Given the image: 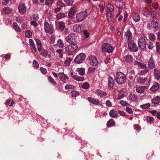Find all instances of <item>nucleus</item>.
I'll return each mask as SVG.
<instances>
[{
	"label": "nucleus",
	"mask_w": 160,
	"mask_h": 160,
	"mask_svg": "<svg viewBox=\"0 0 160 160\" xmlns=\"http://www.w3.org/2000/svg\"><path fill=\"white\" fill-rule=\"evenodd\" d=\"M115 80L118 83L122 84L126 82V77L123 73L118 72L116 74Z\"/></svg>",
	"instance_id": "nucleus-1"
},
{
	"label": "nucleus",
	"mask_w": 160,
	"mask_h": 160,
	"mask_svg": "<svg viewBox=\"0 0 160 160\" xmlns=\"http://www.w3.org/2000/svg\"><path fill=\"white\" fill-rule=\"evenodd\" d=\"M44 30L46 33L50 34H52L54 31L53 26L52 24H49L47 22L44 23Z\"/></svg>",
	"instance_id": "nucleus-2"
},
{
	"label": "nucleus",
	"mask_w": 160,
	"mask_h": 160,
	"mask_svg": "<svg viewBox=\"0 0 160 160\" xmlns=\"http://www.w3.org/2000/svg\"><path fill=\"white\" fill-rule=\"evenodd\" d=\"M87 15V12L85 11H82L78 13L76 15V20L78 22L83 21Z\"/></svg>",
	"instance_id": "nucleus-3"
},
{
	"label": "nucleus",
	"mask_w": 160,
	"mask_h": 160,
	"mask_svg": "<svg viewBox=\"0 0 160 160\" xmlns=\"http://www.w3.org/2000/svg\"><path fill=\"white\" fill-rule=\"evenodd\" d=\"M102 49L103 52H107L109 53L112 52L113 49L112 46L107 43H104L102 45Z\"/></svg>",
	"instance_id": "nucleus-4"
},
{
	"label": "nucleus",
	"mask_w": 160,
	"mask_h": 160,
	"mask_svg": "<svg viewBox=\"0 0 160 160\" xmlns=\"http://www.w3.org/2000/svg\"><path fill=\"white\" fill-rule=\"evenodd\" d=\"M78 46L76 44L68 45L65 48V51L67 52H71L75 51L78 48Z\"/></svg>",
	"instance_id": "nucleus-5"
},
{
	"label": "nucleus",
	"mask_w": 160,
	"mask_h": 160,
	"mask_svg": "<svg viewBox=\"0 0 160 160\" xmlns=\"http://www.w3.org/2000/svg\"><path fill=\"white\" fill-rule=\"evenodd\" d=\"M66 41L69 43H72L76 42V38L75 34L73 33H70L65 38Z\"/></svg>",
	"instance_id": "nucleus-6"
},
{
	"label": "nucleus",
	"mask_w": 160,
	"mask_h": 160,
	"mask_svg": "<svg viewBox=\"0 0 160 160\" xmlns=\"http://www.w3.org/2000/svg\"><path fill=\"white\" fill-rule=\"evenodd\" d=\"M86 58L85 55L83 53H80L76 57L75 61L78 63H80L83 62Z\"/></svg>",
	"instance_id": "nucleus-7"
},
{
	"label": "nucleus",
	"mask_w": 160,
	"mask_h": 160,
	"mask_svg": "<svg viewBox=\"0 0 160 160\" xmlns=\"http://www.w3.org/2000/svg\"><path fill=\"white\" fill-rule=\"evenodd\" d=\"M128 47L130 50L133 52H136L138 50L136 45L133 41L128 42Z\"/></svg>",
	"instance_id": "nucleus-8"
},
{
	"label": "nucleus",
	"mask_w": 160,
	"mask_h": 160,
	"mask_svg": "<svg viewBox=\"0 0 160 160\" xmlns=\"http://www.w3.org/2000/svg\"><path fill=\"white\" fill-rule=\"evenodd\" d=\"M124 38L126 41L128 42L130 41H132V35L129 30H127L126 32L124 35Z\"/></svg>",
	"instance_id": "nucleus-9"
},
{
	"label": "nucleus",
	"mask_w": 160,
	"mask_h": 160,
	"mask_svg": "<svg viewBox=\"0 0 160 160\" xmlns=\"http://www.w3.org/2000/svg\"><path fill=\"white\" fill-rule=\"evenodd\" d=\"M83 29L82 25H79L78 24H75L73 27V30L75 32H80Z\"/></svg>",
	"instance_id": "nucleus-10"
},
{
	"label": "nucleus",
	"mask_w": 160,
	"mask_h": 160,
	"mask_svg": "<svg viewBox=\"0 0 160 160\" xmlns=\"http://www.w3.org/2000/svg\"><path fill=\"white\" fill-rule=\"evenodd\" d=\"M18 10L20 13H24L26 11L27 7L24 4L20 3L18 6Z\"/></svg>",
	"instance_id": "nucleus-11"
},
{
	"label": "nucleus",
	"mask_w": 160,
	"mask_h": 160,
	"mask_svg": "<svg viewBox=\"0 0 160 160\" xmlns=\"http://www.w3.org/2000/svg\"><path fill=\"white\" fill-rule=\"evenodd\" d=\"M56 28L60 31H63L65 27L64 23L62 21L56 22Z\"/></svg>",
	"instance_id": "nucleus-12"
},
{
	"label": "nucleus",
	"mask_w": 160,
	"mask_h": 160,
	"mask_svg": "<svg viewBox=\"0 0 160 160\" xmlns=\"http://www.w3.org/2000/svg\"><path fill=\"white\" fill-rule=\"evenodd\" d=\"M58 76L60 79L64 83H66L68 79V77L63 72H61L58 73Z\"/></svg>",
	"instance_id": "nucleus-13"
},
{
	"label": "nucleus",
	"mask_w": 160,
	"mask_h": 160,
	"mask_svg": "<svg viewBox=\"0 0 160 160\" xmlns=\"http://www.w3.org/2000/svg\"><path fill=\"white\" fill-rule=\"evenodd\" d=\"M148 70L146 64L141 63V73L142 74L147 72Z\"/></svg>",
	"instance_id": "nucleus-14"
},
{
	"label": "nucleus",
	"mask_w": 160,
	"mask_h": 160,
	"mask_svg": "<svg viewBox=\"0 0 160 160\" xmlns=\"http://www.w3.org/2000/svg\"><path fill=\"white\" fill-rule=\"evenodd\" d=\"M89 62L91 65L93 66L96 65L98 63V61L94 56H91L89 58Z\"/></svg>",
	"instance_id": "nucleus-15"
},
{
	"label": "nucleus",
	"mask_w": 160,
	"mask_h": 160,
	"mask_svg": "<svg viewBox=\"0 0 160 160\" xmlns=\"http://www.w3.org/2000/svg\"><path fill=\"white\" fill-rule=\"evenodd\" d=\"M114 81L111 77H109L108 79V88L110 89H112L113 88Z\"/></svg>",
	"instance_id": "nucleus-16"
},
{
	"label": "nucleus",
	"mask_w": 160,
	"mask_h": 160,
	"mask_svg": "<svg viewBox=\"0 0 160 160\" xmlns=\"http://www.w3.org/2000/svg\"><path fill=\"white\" fill-rule=\"evenodd\" d=\"M155 12H156V11H153L152 10H149L146 8H144L142 10V14L144 16L147 17H148V15H152V13H154Z\"/></svg>",
	"instance_id": "nucleus-17"
},
{
	"label": "nucleus",
	"mask_w": 160,
	"mask_h": 160,
	"mask_svg": "<svg viewBox=\"0 0 160 160\" xmlns=\"http://www.w3.org/2000/svg\"><path fill=\"white\" fill-rule=\"evenodd\" d=\"M12 11V9L10 7H6L4 8L2 11V13L5 15L10 13Z\"/></svg>",
	"instance_id": "nucleus-18"
},
{
	"label": "nucleus",
	"mask_w": 160,
	"mask_h": 160,
	"mask_svg": "<svg viewBox=\"0 0 160 160\" xmlns=\"http://www.w3.org/2000/svg\"><path fill=\"white\" fill-rule=\"evenodd\" d=\"M148 67L150 69H152L155 67V64L153 58L151 57L148 62Z\"/></svg>",
	"instance_id": "nucleus-19"
},
{
	"label": "nucleus",
	"mask_w": 160,
	"mask_h": 160,
	"mask_svg": "<svg viewBox=\"0 0 160 160\" xmlns=\"http://www.w3.org/2000/svg\"><path fill=\"white\" fill-rule=\"evenodd\" d=\"M95 93L98 96L100 97H104L107 95V93L100 89H97L96 90Z\"/></svg>",
	"instance_id": "nucleus-20"
},
{
	"label": "nucleus",
	"mask_w": 160,
	"mask_h": 160,
	"mask_svg": "<svg viewBox=\"0 0 160 160\" xmlns=\"http://www.w3.org/2000/svg\"><path fill=\"white\" fill-rule=\"evenodd\" d=\"M88 100L92 103L96 105H98L99 103V101L98 99L88 97Z\"/></svg>",
	"instance_id": "nucleus-21"
},
{
	"label": "nucleus",
	"mask_w": 160,
	"mask_h": 160,
	"mask_svg": "<svg viewBox=\"0 0 160 160\" xmlns=\"http://www.w3.org/2000/svg\"><path fill=\"white\" fill-rule=\"evenodd\" d=\"M159 88V84L158 82H154L153 85L151 88V90L152 91H155L158 90Z\"/></svg>",
	"instance_id": "nucleus-22"
},
{
	"label": "nucleus",
	"mask_w": 160,
	"mask_h": 160,
	"mask_svg": "<svg viewBox=\"0 0 160 160\" xmlns=\"http://www.w3.org/2000/svg\"><path fill=\"white\" fill-rule=\"evenodd\" d=\"M70 74L72 78L78 81H82L84 79L83 77L76 76L73 72L71 73Z\"/></svg>",
	"instance_id": "nucleus-23"
},
{
	"label": "nucleus",
	"mask_w": 160,
	"mask_h": 160,
	"mask_svg": "<svg viewBox=\"0 0 160 160\" xmlns=\"http://www.w3.org/2000/svg\"><path fill=\"white\" fill-rule=\"evenodd\" d=\"M76 12V8L73 7L71 9L68 13V16L70 18H72V16L74 15Z\"/></svg>",
	"instance_id": "nucleus-24"
},
{
	"label": "nucleus",
	"mask_w": 160,
	"mask_h": 160,
	"mask_svg": "<svg viewBox=\"0 0 160 160\" xmlns=\"http://www.w3.org/2000/svg\"><path fill=\"white\" fill-rule=\"evenodd\" d=\"M133 20L136 22H139L140 19V17L138 13H135L132 16Z\"/></svg>",
	"instance_id": "nucleus-25"
},
{
	"label": "nucleus",
	"mask_w": 160,
	"mask_h": 160,
	"mask_svg": "<svg viewBox=\"0 0 160 160\" xmlns=\"http://www.w3.org/2000/svg\"><path fill=\"white\" fill-rule=\"evenodd\" d=\"M76 71L81 76L84 75L85 73V69L83 68H77L76 69Z\"/></svg>",
	"instance_id": "nucleus-26"
},
{
	"label": "nucleus",
	"mask_w": 160,
	"mask_h": 160,
	"mask_svg": "<svg viewBox=\"0 0 160 160\" xmlns=\"http://www.w3.org/2000/svg\"><path fill=\"white\" fill-rule=\"evenodd\" d=\"M152 103L154 104H158L160 102V96L155 97L152 100Z\"/></svg>",
	"instance_id": "nucleus-27"
},
{
	"label": "nucleus",
	"mask_w": 160,
	"mask_h": 160,
	"mask_svg": "<svg viewBox=\"0 0 160 160\" xmlns=\"http://www.w3.org/2000/svg\"><path fill=\"white\" fill-rule=\"evenodd\" d=\"M118 115V113L117 111L114 109L111 110L109 112V115L112 118H115Z\"/></svg>",
	"instance_id": "nucleus-28"
},
{
	"label": "nucleus",
	"mask_w": 160,
	"mask_h": 160,
	"mask_svg": "<svg viewBox=\"0 0 160 160\" xmlns=\"http://www.w3.org/2000/svg\"><path fill=\"white\" fill-rule=\"evenodd\" d=\"M129 99L131 101H134L137 100L138 97L137 95L133 94L131 93L128 97Z\"/></svg>",
	"instance_id": "nucleus-29"
},
{
	"label": "nucleus",
	"mask_w": 160,
	"mask_h": 160,
	"mask_svg": "<svg viewBox=\"0 0 160 160\" xmlns=\"http://www.w3.org/2000/svg\"><path fill=\"white\" fill-rule=\"evenodd\" d=\"M35 41L36 42L38 50L39 52H40L41 51L42 48V45L41 42L38 38H36Z\"/></svg>",
	"instance_id": "nucleus-30"
},
{
	"label": "nucleus",
	"mask_w": 160,
	"mask_h": 160,
	"mask_svg": "<svg viewBox=\"0 0 160 160\" xmlns=\"http://www.w3.org/2000/svg\"><path fill=\"white\" fill-rule=\"evenodd\" d=\"M154 75L158 80H159L160 78V72L158 69L155 68L154 69Z\"/></svg>",
	"instance_id": "nucleus-31"
},
{
	"label": "nucleus",
	"mask_w": 160,
	"mask_h": 160,
	"mask_svg": "<svg viewBox=\"0 0 160 160\" xmlns=\"http://www.w3.org/2000/svg\"><path fill=\"white\" fill-rule=\"evenodd\" d=\"M57 45L59 48H61L63 47L64 44L62 40L59 39L57 41Z\"/></svg>",
	"instance_id": "nucleus-32"
},
{
	"label": "nucleus",
	"mask_w": 160,
	"mask_h": 160,
	"mask_svg": "<svg viewBox=\"0 0 160 160\" xmlns=\"http://www.w3.org/2000/svg\"><path fill=\"white\" fill-rule=\"evenodd\" d=\"M124 59L125 60L128 62H131L132 61V58L130 55H127L124 57Z\"/></svg>",
	"instance_id": "nucleus-33"
},
{
	"label": "nucleus",
	"mask_w": 160,
	"mask_h": 160,
	"mask_svg": "<svg viewBox=\"0 0 160 160\" xmlns=\"http://www.w3.org/2000/svg\"><path fill=\"white\" fill-rule=\"evenodd\" d=\"M125 92L123 90H121L119 92L118 98L121 99L125 96Z\"/></svg>",
	"instance_id": "nucleus-34"
},
{
	"label": "nucleus",
	"mask_w": 160,
	"mask_h": 160,
	"mask_svg": "<svg viewBox=\"0 0 160 160\" xmlns=\"http://www.w3.org/2000/svg\"><path fill=\"white\" fill-rule=\"evenodd\" d=\"M29 43L31 47L33 48L34 51L35 52H36L37 51V49L35 47V45L34 44V42L32 39H30L29 40Z\"/></svg>",
	"instance_id": "nucleus-35"
},
{
	"label": "nucleus",
	"mask_w": 160,
	"mask_h": 160,
	"mask_svg": "<svg viewBox=\"0 0 160 160\" xmlns=\"http://www.w3.org/2000/svg\"><path fill=\"white\" fill-rule=\"evenodd\" d=\"M115 122L114 120L112 119H110L107 122V125L108 127H110L114 125Z\"/></svg>",
	"instance_id": "nucleus-36"
},
{
	"label": "nucleus",
	"mask_w": 160,
	"mask_h": 160,
	"mask_svg": "<svg viewBox=\"0 0 160 160\" xmlns=\"http://www.w3.org/2000/svg\"><path fill=\"white\" fill-rule=\"evenodd\" d=\"M13 27L14 29L18 32H20L21 31V29L17 25V24L16 22H14L13 23Z\"/></svg>",
	"instance_id": "nucleus-37"
},
{
	"label": "nucleus",
	"mask_w": 160,
	"mask_h": 160,
	"mask_svg": "<svg viewBox=\"0 0 160 160\" xmlns=\"http://www.w3.org/2000/svg\"><path fill=\"white\" fill-rule=\"evenodd\" d=\"M48 81L50 82L52 85H55L57 83L55 80L51 76H48Z\"/></svg>",
	"instance_id": "nucleus-38"
},
{
	"label": "nucleus",
	"mask_w": 160,
	"mask_h": 160,
	"mask_svg": "<svg viewBox=\"0 0 160 160\" xmlns=\"http://www.w3.org/2000/svg\"><path fill=\"white\" fill-rule=\"evenodd\" d=\"M149 39L152 41H154L155 40L156 37L154 34L151 33L149 34Z\"/></svg>",
	"instance_id": "nucleus-39"
},
{
	"label": "nucleus",
	"mask_w": 160,
	"mask_h": 160,
	"mask_svg": "<svg viewBox=\"0 0 160 160\" xmlns=\"http://www.w3.org/2000/svg\"><path fill=\"white\" fill-rule=\"evenodd\" d=\"M75 87L74 86L68 84L65 86V88L66 90L72 89H74Z\"/></svg>",
	"instance_id": "nucleus-40"
},
{
	"label": "nucleus",
	"mask_w": 160,
	"mask_h": 160,
	"mask_svg": "<svg viewBox=\"0 0 160 160\" xmlns=\"http://www.w3.org/2000/svg\"><path fill=\"white\" fill-rule=\"evenodd\" d=\"M107 20L109 22H111L112 20V15L111 13L109 12H108L107 11Z\"/></svg>",
	"instance_id": "nucleus-41"
},
{
	"label": "nucleus",
	"mask_w": 160,
	"mask_h": 160,
	"mask_svg": "<svg viewBox=\"0 0 160 160\" xmlns=\"http://www.w3.org/2000/svg\"><path fill=\"white\" fill-rule=\"evenodd\" d=\"M82 88L84 89H88L89 87V85L87 82H85L81 86Z\"/></svg>",
	"instance_id": "nucleus-42"
},
{
	"label": "nucleus",
	"mask_w": 160,
	"mask_h": 160,
	"mask_svg": "<svg viewBox=\"0 0 160 160\" xmlns=\"http://www.w3.org/2000/svg\"><path fill=\"white\" fill-rule=\"evenodd\" d=\"M33 67L34 68H37L39 67V64L36 60H34L32 63Z\"/></svg>",
	"instance_id": "nucleus-43"
},
{
	"label": "nucleus",
	"mask_w": 160,
	"mask_h": 160,
	"mask_svg": "<svg viewBox=\"0 0 160 160\" xmlns=\"http://www.w3.org/2000/svg\"><path fill=\"white\" fill-rule=\"evenodd\" d=\"M105 3L104 2H101L100 4L99 5V8L100 11L102 12L104 10L105 7Z\"/></svg>",
	"instance_id": "nucleus-44"
},
{
	"label": "nucleus",
	"mask_w": 160,
	"mask_h": 160,
	"mask_svg": "<svg viewBox=\"0 0 160 160\" xmlns=\"http://www.w3.org/2000/svg\"><path fill=\"white\" fill-rule=\"evenodd\" d=\"M65 17V15L63 13H59L57 16L58 19H60Z\"/></svg>",
	"instance_id": "nucleus-45"
},
{
	"label": "nucleus",
	"mask_w": 160,
	"mask_h": 160,
	"mask_svg": "<svg viewBox=\"0 0 160 160\" xmlns=\"http://www.w3.org/2000/svg\"><path fill=\"white\" fill-rule=\"evenodd\" d=\"M107 8L110 12H112L114 8L113 5L111 4H108L107 5Z\"/></svg>",
	"instance_id": "nucleus-46"
},
{
	"label": "nucleus",
	"mask_w": 160,
	"mask_h": 160,
	"mask_svg": "<svg viewBox=\"0 0 160 160\" xmlns=\"http://www.w3.org/2000/svg\"><path fill=\"white\" fill-rule=\"evenodd\" d=\"M157 22H158L157 20V18L156 17L153 16L152 17V20L151 22L152 26V25L155 24Z\"/></svg>",
	"instance_id": "nucleus-47"
},
{
	"label": "nucleus",
	"mask_w": 160,
	"mask_h": 160,
	"mask_svg": "<svg viewBox=\"0 0 160 160\" xmlns=\"http://www.w3.org/2000/svg\"><path fill=\"white\" fill-rule=\"evenodd\" d=\"M41 54L42 56L46 57L48 55V52L46 50L44 49L42 50L41 51Z\"/></svg>",
	"instance_id": "nucleus-48"
},
{
	"label": "nucleus",
	"mask_w": 160,
	"mask_h": 160,
	"mask_svg": "<svg viewBox=\"0 0 160 160\" xmlns=\"http://www.w3.org/2000/svg\"><path fill=\"white\" fill-rule=\"evenodd\" d=\"M147 119L148 121L150 123L152 124L153 123V118L152 117L147 116Z\"/></svg>",
	"instance_id": "nucleus-49"
},
{
	"label": "nucleus",
	"mask_w": 160,
	"mask_h": 160,
	"mask_svg": "<svg viewBox=\"0 0 160 160\" xmlns=\"http://www.w3.org/2000/svg\"><path fill=\"white\" fill-rule=\"evenodd\" d=\"M143 42V43L141 44V51H144L146 49V43Z\"/></svg>",
	"instance_id": "nucleus-50"
},
{
	"label": "nucleus",
	"mask_w": 160,
	"mask_h": 160,
	"mask_svg": "<svg viewBox=\"0 0 160 160\" xmlns=\"http://www.w3.org/2000/svg\"><path fill=\"white\" fill-rule=\"evenodd\" d=\"M96 70V68H95L90 67L88 69V71L89 73H93Z\"/></svg>",
	"instance_id": "nucleus-51"
},
{
	"label": "nucleus",
	"mask_w": 160,
	"mask_h": 160,
	"mask_svg": "<svg viewBox=\"0 0 160 160\" xmlns=\"http://www.w3.org/2000/svg\"><path fill=\"white\" fill-rule=\"evenodd\" d=\"M32 35V32L29 30L25 32V36L27 38H29Z\"/></svg>",
	"instance_id": "nucleus-52"
},
{
	"label": "nucleus",
	"mask_w": 160,
	"mask_h": 160,
	"mask_svg": "<svg viewBox=\"0 0 160 160\" xmlns=\"http://www.w3.org/2000/svg\"><path fill=\"white\" fill-rule=\"evenodd\" d=\"M72 96V97H76L79 94V92L75 91H72L71 92Z\"/></svg>",
	"instance_id": "nucleus-53"
},
{
	"label": "nucleus",
	"mask_w": 160,
	"mask_h": 160,
	"mask_svg": "<svg viewBox=\"0 0 160 160\" xmlns=\"http://www.w3.org/2000/svg\"><path fill=\"white\" fill-rule=\"evenodd\" d=\"M150 107V104L149 103H147L144 105H141V108L143 109H146Z\"/></svg>",
	"instance_id": "nucleus-54"
},
{
	"label": "nucleus",
	"mask_w": 160,
	"mask_h": 160,
	"mask_svg": "<svg viewBox=\"0 0 160 160\" xmlns=\"http://www.w3.org/2000/svg\"><path fill=\"white\" fill-rule=\"evenodd\" d=\"M54 0H46L45 3L46 5H51L54 2Z\"/></svg>",
	"instance_id": "nucleus-55"
},
{
	"label": "nucleus",
	"mask_w": 160,
	"mask_h": 160,
	"mask_svg": "<svg viewBox=\"0 0 160 160\" xmlns=\"http://www.w3.org/2000/svg\"><path fill=\"white\" fill-rule=\"evenodd\" d=\"M119 103L122 105L125 106H128L129 104L126 101L123 100H121L119 101Z\"/></svg>",
	"instance_id": "nucleus-56"
},
{
	"label": "nucleus",
	"mask_w": 160,
	"mask_h": 160,
	"mask_svg": "<svg viewBox=\"0 0 160 160\" xmlns=\"http://www.w3.org/2000/svg\"><path fill=\"white\" fill-rule=\"evenodd\" d=\"M152 26L153 27L154 30L155 31H157L159 29L158 23V22L152 25Z\"/></svg>",
	"instance_id": "nucleus-57"
},
{
	"label": "nucleus",
	"mask_w": 160,
	"mask_h": 160,
	"mask_svg": "<svg viewBox=\"0 0 160 160\" xmlns=\"http://www.w3.org/2000/svg\"><path fill=\"white\" fill-rule=\"evenodd\" d=\"M147 88L146 86H144L141 87V94L144 93L147 90Z\"/></svg>",
	"instance_id": "nucleus-58"
},
{
	"label": "nucleus",
	"mask_w": 160,
	"mask_h": 160,
	"mask_svg": "<svg viewBox=\"0 0 160 160\" xmlns=\"http://www.w3.org/2000/svg\"><path fill=\"white\" fill-rule=\"evenodd\" d=\"M64 2L68 5H71L73 2V0H64Z\"/></svg>",
	"instance_id": "nucleus-59"
},
{
	"label": "nucleus",
	"mask_w": 160,
	"mask_h": 160,
	"mask_svg": "<svg viewBox=\"0 0 160 160\" xmlns=\"http://www.w3.org/2000/svg\"><path fill=\"white\" fill-rule=\"evenodd\" d=\"M50 41L51 43L53 44L54 43L55 41V37L53 35H51L50 37Z\"/></svg>",
	"instance_id": "nucleus-60"
},
{
	"label": "nucleus",
	"mask_w": 160,
	"mask_h": 160,
	"mask_svg": "<svg viewBox=\"0 0 160 160\" xmlns=\"http://www.w3.org/2000/svg\"><path fill=\"white\" fill-rule=\"evenodd\" d=\"M83 33L86 38H88L89 37V33L86 30H83Z\"/></svg>",
	"instance_id": "nucleus-61"
},
{
	"label": "nucleus",
	"mask_w": 160,
	"mask_h": 160,
	"mask_svg": "<svg viewBox=\"0 0 160 160\" xmlns=\"http://www.w3.org/2000/svg\"><path fill=\"white\" fill-rule=\"evenodd\" d=\"M41 72L43 74H46L47 73V71L46 68L41 67L40 68Z\"/></svg>",
	"instance_id": "nucleus-62"
},
{
	"label": "nucleus",
	"mask_w": 160,
	"mask_h": 160,
	"mask_svg": "<svg viewBox=\"0 0 160 160\" xmlns=\"http://www.w3.org/2000/svg\"><path fill=\"white\" fill-rule=\"evenodd\" d=\"M71 61V60L70 58H68L65 60L64 63L67 65H69Z\"/></svg>",
	"instance_id": "nucleus-63"
},
{
	"label": "nucleus",
	"mask_w": 160,
	"mask_h": 160,
	"mask_svg": "<svg viewBox=\"0 0 160 160\" xmlns=\"http://www.w3.org/2000/svg\"><path fill=\"white\" fill-rule=\"evenodd\" d=\"M57 4L58 6L60 7H63L64 6V4L62 2L60 1H58L57 2Z\"/></svg>",
	"instance_id": "nucleus-64"
}]
</instances>
